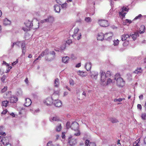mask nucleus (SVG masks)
<instances>
[{"mask_svg": "<svg viewBox=\"0 0 146 146\" xmlns=\"http://www.w3.org/2000/svg\"><path fill=\"white\" fill-rule=\"evenodd\" d=\"M72 42L71 40L69 39L67 40L66 42V43L68 44V45L72 43Z\"/></svg>", "mask_w": 146, "mask_h": 146, "instance_id": "nucleus-44", "label": "nucleus"}, {"mask_svg": "<svg viewBox=\"0 0 146 146\" xmlns=\"http://www.w3.org/2000/svg\"><path fill=\"white\" fill-rule=\"evenodd\" d=\"M71 128L77 132L74 133V135L76 136H79L80 133L79 130V124L76 122H74L72 123L71 126Z\"/></svg>", "mask_w": 146, "mask_h": 146, "instance_id": "nucleus-1", "label": "nucleus"}, {"mask_svg": "<svg viewBox=\"0 0 146 146\" xmlns=\"http://www.w3.org/2000/svg\"><path fill=\"white\" fill-rule=\"evenodd\" d=\"M75 36H73V37L75 39H76L78 40H79L81 38V33H79L75 35Z\"/></svg>", "mask_w": 146, "mask_h": 146, "instance_id": "nucleus-20", "label": "nucleus"}, {"mask_svg": "<svg viewBox=\"0 0 146 146\" xmlns=\"http://www.w3.org/2000/svg\"><path fill=\"white\" fill-rule=\"evenodd\" d=\"M131 38V36L128 34H123L121 36V39L122 41L129 40Z\"/></svg>", "mask_w": 146, "mask_h": 146, "instance_id": "nucleus-10", "label": "nucleus"}, {"mask_svg": "<svg viewBox=\"0 0 146 146\" xmlns=\"http://www.w3.org/2000/svg\"><path fill=\"white\" fill-rule=\"evenodd\" d=\"M62 129L61 124H60L59 125L57 126L56 127V130L57 131H60Z\"/></svg>", "mask_w": 146, "mask_h": 146, "instance_id": "nucleus-31", "label": "nucleus"}, {"mask_svg": "<svg viewBox=\"0 0 146 146\" xmlns=\"http://www.w3.org/2000/svg\"><path fill=\"white\" fill-rule=\"evenodd\" d=\"M44 103L48 106L51 105L53 103L52 99L50 97L47 98L45 100Z\"/></svg>", "mask_w": 146, "mask_h": 146, "instance_id": "nucleus-9", "label": "nucleus"}, {"mask_svg": "<svg viewBox=\"0 0 146 146\" xmlns=\"http://www.w3.org/2000/svg\"><path fill=\"white\" fill-rule=\"evenodd\" d=\"M141 17H142L141 15L140 14H139L138 15V16L135 17V19H140Z\"/></svg>", "mask_w": 146, "mask_h": 146, "instance_id": "nucleus-50", "label": "nucleus"}, {"mask_svg": "<svg viewBox=\"0 0 146 146\" xmlns=\"http://www.w3.org/2000/svg\"><path fill=\"white\" fill-rule=\"evenodd\" d=\"M98 23V24L102 27H106L109 25L108 21L105 19L99 20Z\"/></svg>", "mask_w": 146, "mask_h": 146, "instance_id": "nucleus-6", "label": "nucleus"}, {"mask_svg": "<svg viewBox=\"0 0 146 146\" xmlns=\"http://www.w3.org/2000/svg\"><path fill=\"white\" fill-rule=\"evenodd\" d=\"M81 66V63H79L78 64H77L76 66V67L77 68H79Z\"/></svg>", "mask_w": 146, "mask_h": 146, "instance_id": "nucleus-60", "label": "nucleus"}, {"mask_svg": "<svg viewBox=\"0 0 146 146\" xmlns=\"http://www.w3.org/2000/svg\"><path fill=\"white\" fill-rule=\"evenodd\" d=\"M66 126L67 128H69L70 127V123L69 122H67L66 124Z\"/></svg>", "mask_w": 146, "mask_h": 146, "instance_id": "nucleus-53", "label": "nucleus"}, {"mask_svg": "<svg viewBox=\"0 0 146 146\" xmlns=\"http://www.w3.org/2000/svg\"><path fill=\"white\" fill-rule=\"evenodd\" d=\"M141 117L144 120L146 119V113H142Z\"/></svg>", "mask_w": 146, "mask_h": 146, "instance_id": "nucleus-34", "label": "nucleus"}, {"mask_svg": "<svg viewBox=\"0 0 146 146\" xmlns=\"http://www.w3.org/2000/svg\"><path fill=\"white\" fill-rule=\"evenodd\" d=\"M124 98H119L118 99H115L114 100V102H121L123 100H124Z\"/></svg>", "mask_w": 146, "mask_h": 146, "instance_id": "nucleus-33", "label": "nucleus"}, {"mask_svg": "<svg viewBox=\"0 0 146 146\" xmlns=\"http://www.w3.org/2000/svg\"><path fill=\"white\" fill-rule=\"evenodd\" d=\"M112 80L110 78H108L107 80V85L110 84L111 83H112Z\"/></svg>", "mask_w": 146, "mask_h": 146, "instance_id": "nucleus-40", "label": "nucleus"}, {"mask_svg": "<svg viewBox=\"0 0 146 146\" xmlns=\"http://www.w3.org/2000/svg\"><path fill=\"white\" fill-rule=\"evenodd\" d=\"M54 18L53 17H50L48 19H45L44 20H41L40 22L42 23H43L46 22H52L54 21Z\"/></svg>", "mask_w": 146, "mask_h": 146, "instance_id": "nucleus-11", "label": "nucleus"}, {"mask_svg": "<svg viewBox=\"0 0 146 146\" xmlns=\"http://www.w3.org/2000/svg\"><path fill=\"white\" fill-rule=\"evenodd\" d=\"M138 141H135V143H134L133 144V146H139L138 144Z\"/></svg>", "mask_w": 146, "mask_h": 146, "instance_id": "nucleus-46", "label": "nucleus"}, {"mask_svg": "<svg viewBox=\"0 0 146 146\" xmlns=\"http://www.w3.org/2000/svg\"><path fill=\"white\" fill-rule=\"evenodd\" d=\"M129 10V9L128 8V7H126L123 6L122 7L121 11L119 13V15L120 16H121L122 17H125V14L126 13L124 12L125 11L128 12Z\"/></svg>", "mask_w": 146, "mask_h": 146, "instance_id": "nucleus-4", "label": "nucleus"}, {"mask_svg": "<svg viewBox=\"0 0 146 146\" xmlns=\"http://www.w3.org/2000/svg\"><path fill=\"white\" fill-rule=\"evenodd\" d=\"M21 49L22 50L26 49V47L25 43L22 42L21 43Z\"/></svg>", "mask_w": 146, "mask_h": 146, "instance_id": "nucleus-41", "label": "nucleus"}, {"mask_svg": "<svg viewBox=\"0 0 146 146\" xmlns=\"http://www.w3.org/2000/svg\"><path fill=\"white\" fill-rule=\"evenodd\" d=\"M59 84V81L58 78L55 79L54 81L55 86L56 87H58Z\"/></svg>", "mask_w": 146, "mask_h": 146, "instance_id": "nucleus-28", "label": "nucleus"}, {"mask_svg": "<svg viewBox=\"0 0 146 146\" xmlns=\"http://www.w3.org/2000/svg\"><path fill=\"white\" fill-rule=\"evenodd\" d=\"M18 62V60H16L13 63H12V64L13 66L15 65Z\"/></svg>", "mask_w": 146, "mask_h": 146, "instance_id": "nucleus-61", "label": "nucleus"}, {"mask_svg": "<svg viewBox=\"0 0 146 146\" xmlns=\"http://www.w3.org/2000/svg\"><path fill=\"white\" fill-rule=\"evenodd\" d=\"M3 64L7 66H9V64L3 61Z\"/></svg>", "mask_w": 146, "mask_h": 146, "instance_id": "nucleus-57", "label": "nucleus"}, {"mask_svg": "<svg viewBox=\"0 0 146 146\" xmlns=\"http://www.w3.org/2000/svg\"><path fill=\"white\" fill-rule=\"evenodd\" d=\"M49 49L48 48H46L45 50L43 51L42 52L44 54V55H46L45 59L47 60L50 61L52 60V58H48L50 57V55L49 53Z\"/></svg>", "mask_w": 146, "mask_h": 146, "instance_id": "nucleus-7", "label": "nucleus"}, {"mask_svg": "<svg viewBox=\"0 0 146 146\" xmlns=\"http://www.w3.org/2000/svg\"><path fill=\"white\" fill-rule=\"evenodd\" d=\"M89 146H96V144L94 142H90L89 144Z\"/></svg>", "mask_w": 146, "mask_h": 146, "instance_id": "nucleus-45", "label": "nucleus"}, {"mask_svg": "<svg viewBox=\"0 0 146 146\" xmlns=\"http://www.w3.org/2000/svg\"><path fill=\"white\" fill-rule=\"evenodd\" d=\"M5 78V76L3 75L1 78V81L3 82H4Z\"/></svg>", "mask_w": 146, "mask_h": 146, "instance_id": "nucleus-48", "label": "nucleus"}, {"mask_svg": "<svg viewBox=\"0 0 146 146\" xmlns=\"http://www.w3.org/2000/svg\"><path fill=\"white\" fill-rule=\"evenodd\" d=\"M7 109L3 110L1 114H5L7 113Z\"/></svg>", "mask_w": 146, "mask_h": 146, "instance_id": "nucleus-52", "label": "nucleus"}, {"mask_svg": "<svg viewBox=\"0 0 146 146\" xmlns=\"http://www.w3.org/2000/svg\"><path fill=\"white\" fill-rule=\"evenodd\" d=\"M139 99H140V100H141V99L142 100L143 99V95H141L139 96Z\"/></svg>", "mask_w": 146, "mask_h": 146, "instance_id": "nucleus-62", "label": "nucleus"}, {"mask_svg": "<svg viewBox=\"0 0 146 146\" xmlns=\"http://www.w3.org/2000/svg\"><path fill=\"white\" fill-rule=\"evenodd\" d=\"M44 56V54L42 52L40 55L39 56H40V58H41L42 57H43Z\"/></svg>", "mask_w": 146, "mask_h": 146, "instance_id": "nucleus-64", "label": "nucleus"}, {"mask_svg": "<svg viewBox=\"0 0 146 146\" xmlns=\"http://www.w3.org/2000/svg\"><path fill=\"white\" fill-rule=\"evenodd\" d=\"M131 36V37L134 40H135L137 37L139 36L138 35V33H135L134 34H132Z\"/></svg>", "mask_w": 146, "mask_h": 146, "instance_id": "nucleus-26", "label": "nucleus"}, {"mask_svg": "<svg viewBox=\"0 0 146 146\" xmlns=\"http://www.w3.org/2000/svg\"><path fill=\"white\" fill-rule=\"evenodd\" d=\"M90 143L89 140L86 139V140L85 144L86 146H88V145H89V144Z\"/></svg>", "mask_w": 146, "mask_h": 146, "instance_id": "nucleus-47", "label": "nucleus"}, {"mask_svg": "<svg viewBox=\"0 0 146 146\" xmlns=\"http://www.w3.org/2000/svg\"><path fill=\"white\" fill-rule=\"evenodd\" d=\"M54 104L56 107H60L62 105V103L59 100H56L54 102Z\"/></svg>", "mask_w": 146, "mask_h": 146, "instance_id": "nucleus-16", "label": "nucleus"}, {"mask_svg": "<svg viewBox=\"0 0 146 146\" xmlns=\"http://www.w3.org/2000/svg\"><path fill=\"white\" fill-rule=\"evenodd\" d=\"M26 52V49H23L22 50V53L24 55H25V53Z\"/></svg>", "mask_w": 146, "mask_h": 146, "instance_id": "nucleus-59", "label": "nucleus"}, {"mask_svg": "<svg viewBox=\"0 0 146 146\" xmlns=\"http://www.w3.org/2000/svg\"><path fill=\"white\" fill-rule=\"evenodd\" d=\"M106 75L107 77L110 76H111V73L110 71H108L107 72Z\"/></svg>", "mask_w": 146, "mask_h": 146, "instance_id": "nucleus-43", "label": "nucleus"}, {"mask_svg": "<svg viewBox=\"0 0 146 146\" xmlns=\"http://www.w3.org/2000/svg\"><path fill=\"white\" fill-rule=\"evenodd\" d=\"M142 70L141 68H137L133 72V73L136 74H140L142 72Z\"/></svg>", "mask_w": 146, "mask_h": 146, "instance_id": "nucleus-18", "label": "nucleus"}, {"mask_svg": "<svg viewBox=\"0 0 146 146\" xmlns=\"http://www.w3.org/2000/svg\"><path fill=\"white\" fill-rule=\"evenodd\" d=\"M18 99L17 98L14 96H12L10 98L9 100L11 103H15L17 102Z\"/></svg>", "mask_w": 146, "mask_h": 146, "instance_id": "nucleus-12", "label": "nucleus"}, {"mask_svg": "<svg viewBox=\"0 0 146 146\" xmlns=\"http://www.w3.org/2000/svg\"><path fill=\"white\" fill-rule=\"evenodd\" d=\"M52 141H49L47 144V146H50L52 144Z\"/></svg>", "mask_w": 146, "mask_h": 146, "instance_id": "nucleus-56", "label": "nucleus"}, {"mask_svg": "<svg viewBox=\"0 0 146 146\" xmlns=\"http://www.w3.org/2000/svg\"><path fill=\"white\" fill-rule=\"evenodd\" d=\"M119 41L118 39L114 40L113 41V44L115 46L119 44Z\"/></svg>", "mask_w": 146, "mask_h": 146, "instance_id": "nucleus-38", "label": "nucleus"}, {"mask_svg": "<svg viewBox=\"0 0 146 146\" xmlns=\"http://www.w3.org/2000/svg\"><path fill=\"white\" fill-rule=\"evenodd\" d=\"M85 20L87 22H90L92 21L90 17H86L85 18Z\"/></svg>", "mask_w": 146, "mask_h": 146, "instance_id": "nucleus-37", "label": "nucleus"}, {"mask_svg": "<svg viewBox=\"0 0 146 146\" xmlns=\"http://www.w3.org/2000/svg\"><path fill=\"white\" fill-rule=\"evenodd\" d=\"M79 31V29L78 28H77L75 29L74 30V34L73 35V36H76L75 35L78 33H79L78 31Z\"/></svg>", "mask_w": 146, "mask_h": 146, "instance_id": "nucleus-29", "label": "nucleus"}, {"mask_svg": "<svg viewBox=\"0 0 146 146\" xmlns=\"http://www.w3.org/2000/svg\"><path fill=\"white\" fill-rule=\"evenodd\" d=\"M54 10L56 12L58 13L60 11V6L57 5H55L54 6Z\"/></svg>", "mask_w": 146, "mask_h": 146, "instance_id": "nucleus-22", "label": "nucleus"}, {"mask_svg": "<svg viewBox=\"0 0 146 146\" xmlns=\"http://www.w3.org/2000/svg\"><path fill=\"white\" fill-rule=\"evenodd\" d=\"M68 143L70 145H74L77 143L76 138L74 137V136L70 135L68 139Z\"/></svg>", "mask_w": 146, "mask_h": 146, "instance_id": "nucleus-5", "label": "nucleus"}, {"mask_svg": "<svg viewBox=\"0 0 146 146\" xmlns=\"http://www.w3.org/2000/svg\"><path fill=\"white\" fill-rule=\"evenodd\" d=\"M110 121L113 123H116L118 122V120L117 119L114 118H111Z\"/></svg>", "mask_w": 146, "mask_h": 146, "instance_id": "nucleus-30", "label": "nucleus"}, {"mask_svg": "<svg viewBox=\"0 0 146 146\" xmlns=\"http://www.w3.org/2000/svg\"><path fill=\"white\" fill-rule=\"evenodd\" d=\"M125 21L126 23H129V24L131 23L132 22V21L131 20L128 19H126Z\"/></svg>", "mask_w": 146, "mask_h": 146, "instance_id": "nucleus-49", "label": "nucleus"}, {"mask_svg": "<svg viewBox=\"0 0 146 146\" xmlns=\"http://www.w3.org/2000/svg\"><path fill=\"white\" fill-rule=\"evenodd\" d=\"M145 27L144 25H141L140 28H139V33L141 34L143 33L145 31Z\"/></svg>", "mask_w": 146, "mask_h": 146, "instance_id": "nucleus-24", "label": "nucleus"}, {"mask_svg": "<svg viewBox=\"0 0 146 146\" xmlns=\"http://www.w3.org/2000/svg\"><path fill=\"white\" fill-rule=\"evenodd\" d=\"M1 141L5 145H7V144H10L9 143V139L7 137H1L0 138Z\"/></svg>", "mask_w": 146, "mask_h": 146, "instance_id": "nucleus-8", "label": "nucleus"}, {"mask_svg": "<svg viewBox=\"0 0 146 146\" xmlns=\"http://www.w3.org/2000/svg\"><path fill=\"white\" fill-rule=\"evenodd\" d=\"M70 84L72 85H73L74 84V82L72 80H70Z\"/></svg>", "mask_w": 146, "mask_h": 146, "instance_id": "nucleus-58", "label": "nucleus"}, {"mask_svg": "<svg viewBox=\"0 0 146 146\" xmlns=\"http://www.w3.org/2000/svg\"><path fill=\"white\" fill-rule=\"evenodd\" d=\"M50 120L51 121H52V120L56 121L59 120V118L58 117L55 116L53 117L52 118H51L50 119Z\"/></svg>", "mask_w": 146, "mask_h": 146, "instance_id": "nucleus-32", "label": "nucleus"}, {"mask_svg": "<svg viewBox=\"0 0 146 146\" xmlns=\"http://www.w3.org/2000/svg\"><path fill=\"white\" fill-rule=\"evenodd\" d=\"M69 57L67 56L63 57L62 58V62L64 63L68 62L69 60Z\"/></svg>", "mask_w": 146, "mask_h": 146, "instance_id": "nucleus-25", "label": "nucleus"}, {"mask_svg": "<svg viewBox=\"0 0 146 146\" xmlns=\"http://www.w3.org/2000/svg\"><path fill=\"white\" fill-rule=\"evenodd\" d=\"M137 108L138 109H139L140 110H141L142 108L141 105L140 104H138L137 105Z\"/></svg>", "mask_w": 146, "mask_h": 146, "instance_id": "nucleus-51", "label": "nucleus"}, {"mask_svg": "<svg viewBox=\"0 0 146 146\" xmlns=\"http://www.w3.org/2000/svg\"><path fill=\"white\" fill-rule=\"evenodd\" d=\"M19 44H20V42H14L13 43V44L12 46V47H13L14 46V45L15 44H16L17 45H18Z\"/></svg>", "mask_w": 146, "mask_h": 146, "instance_id": "nucleus-55", "label": "nucleus"}, {"mask_svg": "<svg viewBox=\"0 0 146 146\" xmlns=\"http://www.w3.org/2000/svg\"><path fill=\"white\" fill-rule=\"evenodd\" d=\"M25 24L27 28L24 27L23 28V29L25 31H30V28H32V26L31 21H30L29 20L27 21L25 23Z\"/></svg>", "mask_w": 146, "mask_h": 146, "instance_id": "nucleus-3", "label": "nucleus"}, {"mask_svg": "<svg viewBox=\"0 0 146 146\" xmlns=\"http://www.w3.org/2000/svg\"><path fill=\"white\" fill-rule=\"evenodd\" d=\"M3 128V127L0 126V135L5 136L6 135V134L5 132H3L2 131V129Z\"/></svg>", "mask_w": 146, "mask_h": 146, "instance_id": "nucleus-35", "label": "nucleus"}, {"mask_svg": "<svg viewBox=\"0 0 146 146\" xmlns=\"http://www.w3.org/2000/svg\"><path fill=\"white\" fill-rule=\"evenodd\" d=\"M39 23L37 22L34 23V25L32 23V28L33 29H38L39 27Z\"/></svg>", "mask_w": 146, "mask_h": 146, "instance_id": "nucleus-19", "label": "nucleus"}, {"mask_svg": "<svg viewBox=\"0 0 146 146\" xmlns=\"http://www.w3.org/2000/svg\"><path fill=\"white\" fill-rule=\"evenodd\" d=\"M7 86H5L1 90L2 93H3L5 92L7 90Z\"/></svg>", "mask_w": 146, "mask_h": 146, "instance_id": "nucleus-42", "label": "nucleus"}, {"mask_svg": "<svg viewBox=\"0 0 146 146\" xmlns=\"http://www.w3.org/2000/svg\"><path fill=\"white\" fill-rule=\"evenodd\" d=\"M11 22L9 20L7 19H5L4 20L3 24L5 25H7L11 24Z\"/></svg>", "mask_w": 146, "mask_h": 146, "instance_id": "nucleus-21", "label": "nucleus"}, {"mask_svg": "<svg viewBox=\"0 0 146 146\" xmlns=\"http://www.w3.org/2000/svg\"><path fill=\"white\" fill-rule=\"evenodd\" d=\"M9 102L7 100L3 101L2 102V107H6L8 106Z\"/></svg>", "mask_w": 146, "mask_h": 146, "instance_id": "nucleus-23", "label": "nucleus"}, {"mask_svg": "<svg viewBox=\"0 0 146 146\" xmlns=\"http://www.w3.org/2000/svg\"><path fill=\"white\" fill-rule=\"evenodd\" d=\"M49 54L50 55V56L51 54H52V57H49V58H52V59H53V58L54 57V56L55 55V53L54 51H52L50 52V54Z\"/></svg>", "mask_w": 146, "mask_h": 146, "instance_id": "nucleus-39", "label": "nucleus"}, {"mask_svg": "<svg viewBox=\"0 0 146 146\" xmlns=\"http://www.w3.org/2000/svg\"><path fill=\"white\" fill-rule=\"evenodd\" d=\"M114 79L116 80L117 84L118 86L122 87L124 86L125 82L123 78L120 77L119 74H117L115 75Z\"/></svg>", "mask_w": 146, "mask_h": 146, "instance_id": "nucleus-2", "label": "nucleus"}, {"mask_svg": "<svg viewBox=\"0 0 146 146\" xmlns=\"http://www.w3.org/2000/svg\"><path fill=\"white\" fill-rule=\"evenodd\" d=\"M25 82H26V83L27 84H28V82H29V81H28V78H26L25 80Z\"/></svg>", "mask_w": 146, "mask_h": 146, "instance_id": "nucleus-63", "label": "nucleus"}, {"mask_svg": "<svg viewBox=\"0 0 146 146\" xmlns=\"http://www.w3.org/2000/svg\"><path fill=\"white\" fill-rule=\"evenodd\" d=\"M32 103L31 100L29 98H26L25 99V102L24 104L25 106L28 107L30 106Z\"/></svg>", "mask_w": 146, "mask_h": 146, "instance_id": "nucleus-14", "label": "nucleus"}, {"mask_svg": "<svg viewBox=\"0 0 146 146\" xmlns=\"http://www.w3.org/2000/svg\"><path fill=\"white\" fill-rule=\"evenodd\" d=\"M104 35L103 33H100L98 34V36L97 37L98 40H102L104 39Z\"/></svg>", "mask_w": 146, "mask_h": 146, "instance_id": "nucleus-13", "label": "nucleus"}, {"mask_svg": "<svg viewBox=\"0 0 146 146\" xmlns=\"http://www.w3.org/2000/svg\"><path fill=\"white\" fill-rule=\"evenodd\" d=\"M101 76V80L102 82H104L105 79H106V76L105 73L103 71L100 72Z\"/></svg>", "mask_w": 146, "mask_h": 146, "instance_id": "nucleus-15", "label": "nucleus"}, {"mask_svg": "<svg viewBox=\"0 0 146 146\" xmlns=\"http://www.w3.org/2000/svg\"><path fill=\"white\" fill-rule=\"evenodd\" d=\"M92 66L91 63L90 62L87 63L85 66V68L88 71L90 70Z\"/></svg>", "mask_w": 146, "mask_h": 146, "instance_id": "nucleus-17", "label": "nucleus"}, {"mask_svg": "<svg viewBox=\"0 0 146 146\" xmlns=\"http://www.w3.org/2000/svg\"><path fill=\"white\" fill-rule=\"evenodd\" d=\"M98 75V74L97 72H91V76L93 77L94 78H95Z\"/></svg>", "mask_w": 146, "mask_h": 146, "instance_id": "nucleus-27", "label": "nucleus"}, {"mask_svg": "<svg viewBox=\"0 0 146 146\" xmlns=\"http://www.w3.org/2000/svg\"><path fill=\"white\" fill-rule=\"evenodd\" d=\"M125 40V42L123 43V45L124 46H127L129 44V40Z\"/></svg>", "mask_w": 146, "mask_h": 146, "instance_id": "nucleus-36", "label": "nucleus"}, {"mask_svg": "<svg viewBox=\"0 0 146 146\" xmlns=\"http://www.w3.org/2000/svg\"><path fill=\"white\" fill-rule=\"evenodd\" d=\"M62 137L63 139H64L65 138V132H62Z\"/></svg>", "mask_w": 146, "mask_h": 146, "instance_id": "nucleus-54", "label": "nucleus"}]
</instances>
